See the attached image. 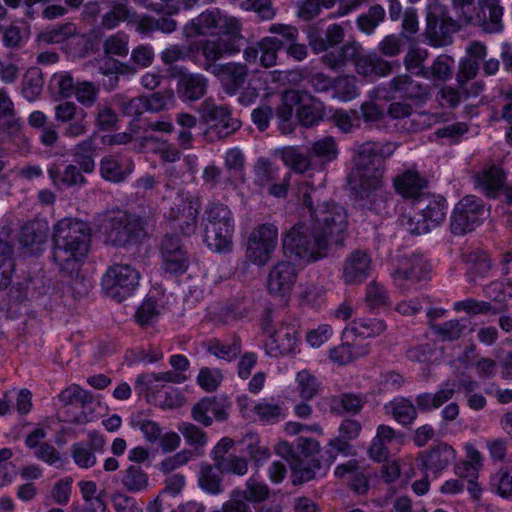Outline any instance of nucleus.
<instances>
[{
	"label": "nucleus",
	"mask_w": 512,
	"mask_h": 512,
	"mask_svg": "<svg viewBox=\"0 0 512 512\" xmlns=\"http://www.w3.org/2000/svg\"><path fill=\"white\" fill-rule=\"evenodd\" d=\"M198 210L199 204L193 199L181 200V203L172 206L166 214L171 229L184 236L194 234L198 226Z\"/></svg>",
	"instance_id": "nucleus-15"
},
{
	"label": "nucleus",
	"mask_w": 512,
	"mask_h": 512,
	"mask_svg": "<svg viewBox=\"0 0 512 512\" xmlns=\"http://www.w3.org/2000/svg\"><path fill=\"white\" fill-rule=\"evenodd\" d=\"M221 474L223 473L216 468L215 464L202 463L198 476L200 488L212 495L220 494L223 491Z\"/></svg>",
	"instance_id": "nucleus-42"
},
{
	"label": "nucleus",
	"mask_w": 512,
	"mask_h": 512,
	"mask_svg": "<svg viewBox=\"0 0 512 512\" xmlns=\"http://www.w3.org/2000/svg\"><path fill=\"white\" fill-rule=\"evenodd\" d=\"M302 95L298 90H287L281 96V103L276 108L277 118L283 122H289L293 116L294 107L300 104Z\"/></svg>",
	"instance_id": "nucleus-59"
},
{
	"label": "nucleus",
	"mask_w": 512,
	"mask_h": 512,
	"mask_svg": "<svg viewBox=\"0 0 512 512\" xmlns=\"http://www.w3.org/2000/svg\"><path fill=\"white\" fill-rule=\"evenodd\" d=\"M279 169L270 160L259 158L254 165L255 183L261 187L278 179Z\"/></svg>",
	"instance_id": "nucleus-61"
},
{
	"label": "nucleus",
	"mask_w": 512,
	"mask_h": 512,
	"mask_svg": "<svg viewBox=\"0 0 512 512\" xmlns=\"http://www.w3.org/2000/svg\"><path fill=\"white\" fill-rule=\"evenodd\" d=\"M385 19V10L379 5L375 4L371 6L368 11L364 14H361L357 19L358 28L366 33L372 34L375 28L383 22Z\"/></svg>",
	"instance_id": "nucleus-57"
},
{
	"label": "nucleus",
	"mask_w": 512,
	"mask_h": 512,
	"mask_svg": "<svg viewBox=\"0 0 512 512\" xmlns=\"http://www.w3.org/2000/svg\"><path fill=\"white\" fill-rule=\"evenodd\" d=\"M121 474V484L127 492L141 493L148 489L149 475L140 465L131 464Z\"/></svg>",
	"instance_id": "nucleus-36"
},
{
	"label": "nucleus",
	"mask_w": 512,
	"mask_h": 512,
	"mask_svg": "<svg viewBox=\"0 0 512 512\" xmlns=\"http://www.w3.org/2000/svg\"><path fill=\"white\" fill-rule=\"evenodd\" d=\"M175 76L177 77L176 94L182 102H195L206 95L209 81L203 74L180 68Z\"/></svg>",
	"instance_id": "nucleus-16"
},
{
	"label": "nucleus",
	"mask_w": 512,
	"mask_h": 512,
	"mask_svg": "<svg viewBox=\"0 0 512 512\" xmlns=\"http://www.w3.org/2000/svg\"><path fill=\"white\" fill-rule=\"evenodd\" d=\"M427 186V179L414 170H407L394 179L396 191L404 198L412 199L413 202L428 194L425 192Z\"/></svg>",
	"instance_id": "nucleus-26"
},
{
	"label": "nucleus",
	"mask_w": 512,
	"mask_h": 512,
	"mask_svg": "<svg viewBox=\"0 0 512 512\" xmlns=\"http://www.w3.org/2000/svg\"><path fill=\"white\" fill-rule=\"evenodd\" d=\"M131 13L128 6V0H112L109 2L108 10L102 15L99 28L103 30H112L120 25V23L129 21Z\"/></svg>",
	"instance_id": "nucleus-35"
},
{
	"label": "nucleus",
	"mask_w": 512,
	"mask_h": 512,
	"mask_svg": "<svg viewBox=\"0 0 512 512\" xmlns=\"http://www.w3.org/2000/svg\"><path fill=\"white\" fill-rule=\"evenodd\" d=\"M248 74V67L237 62L221 64L213 73L228 95H235L244 86Z\"/></svg>",
	"instance_id": "nucleus-22"
},
{
	"label": "nucleus",
	"mask_w": 512,
	"mask_h": 512,
	"mask_svg": "<svg viewBox=\"0 0 512 512\" xmlns=\"http://www.w3.org/2000/svg\"><path fill=\"white\" fill-rule=\"evenodd\" d=\"M49 177L55 187H73L86 184V178L74 164L63 167L62 163H53L48 168Z\"/></svg>",
	"instance_id": "nucleus-29"
},
{
	"label": "nucleus",
	"mask_w": 512,
	"mask_h": 512,
	"mask_svg": "<svg viewBox=\"0 0 512 512\" xmlns=\"http://www.w3.org/2000/svg\"><path fill=\"white\" fill-rule=\"evenodd\" d=\"M264 330L270 335L266 348L271 356L285 355L294 350L298 340V332L295 325L282 324L273 332L267 327H264Z\"/></svg>",
	"instance_id": "nucleus-23"
},
{
	"label": "nucleus",
	"mask_w": 512,
	"mask_h": 512,
	"mask_svg": "<svg viewBox=\"0 0 512 512\" xmlns=\"http://www.w3.org/2000/svg\"><path fill=\"white\" fill-rule=\"evenodd\" d=\"M347 225V213L342 206L334 202L318 204L309 223H296L287 231L284 253L306 264L323 259L332 244L343 245Z\"/></svg>",
	"instance_id": "nucleus-1"
},
{
	"label": "nucleus",
	"mask_w": 512,
	"mask_h": 512,
	"mask_svg": "<svg viewBox=\"0 0 512 512\" xmlns=\"http://www.w3.org/2000/svg\"><path fill=\"white\" fill-rule=\"evenodd\" d=\"M48 230L46 222H27L21 228L19 240L26 247H38L46 242Z\"/></svg>",
	"instance_id": "nucleus-41"
},
{
	"label": "nucleus",
	"mask_w": 512,
	"mask_h": 512,
	"mask_svg": "<svg viewBox=\"0 0 512 512\" xmlns=\"http://www.w3.org/2000/svg\"><path fill=\"white\" fill-rule=\"evenodd\" d=\"M382 177L379 173L368 174L359 172H353L349 176L351 195L360 207L377 213L380 211V203L386 200V196L382 191Z\"/></svg>",
	"instance_id": "nucleus-7"
},
{
	"label": "nucleus",
	"mask_w": 512,
	"mask_h": 512,
	"mask_svg": "<svg viewBox=\"0 0 512 512\" xmlns=\"http://www.w3.org/2000/svg\"><path fill=\"white\" fill-rule=\"evenodd\" d=\"M393 418L403 426L411 425L417 418V408L407 398H396L390 402Z\"/></svg>",
	"instance_id": "nucleus-48"
},
{
	"label": "nucleus",
	"mask_w": 512,
	"mask_h": 512,
	"mask_svg": "<svg viewBox=\"0 0 512 512\" xmlns=\"http://www.w3.org/2000/svg\"><path fill=\"white\" fill-rule=\"evenodd\" d=\"M212 414L217 420L223 421L228 417L223 401L216 397H205L193 405L191 416L196 422L208 427L212 425Z\"/></svg>",
	"instance_id": "nucleus-28"
},
{
	"label": "nucleus",
	"mask_w": 512,
	"mask_h": 512,
	"mask_svg": "<svg viewBox=\"0 0 512 512\" xmlns=\"http://www.w3.org/2000/svg\"><path fill=\"white\" fill-rule=\"evenodd\" d=\"M308 150L309 156L315 159V165H320L321 167L335 160L338 156L337 144L332 137H324L313 142Z\"/></svg>",
	"instance_id": "nucleus-38"
},
{
	"label": "nucleus",
	"mask_w": 512,
	"mask_h": 512,
	"mask_svg": "<svg viewBox=\"0 0 512 512\" xmlns=\"http://www.w3.org/2000/svg\"><path fill=\"white\" fill-rule=\"evenodd\" d=\"M197 111L202 122L208 125L207 134L212 139H225L241 126L226 105H217L212 98L205 99Z\"/></svg>",
	"instance_id": "nucleus-8"
},
{
	"label": "nucleus",
	"mask_w": 512,
	"mask_h": 512,
	"mask_svg": "<svg viewBox=\"0 0 512 512\" xmlns=\"http://www.w3.org/2000/svg\"><path fill=\"white\" fill-rule=\"evenodd\" d=\"M148 221L126 211H115L107 215L104 222L106 242L114 247H127L146 237Z\"/></svg>",
	"instance_id": "nucleus-6"
},
{
	"label": "nucleus",
	"mask_w": 512,
	"mask_h": 512,
	"mask_svg": "<svg viewBox=\"0 0 512 512\" xmlns=\"http://www.w3.org/2000/svg\"><path fill=\"white\" fill-rule=\"evenodd\" d=\"M430 273L428 262L419 254L401 256L397 267L392 273L395 283L402 281L419 282L426 279Z\"/></svg>",
	"instance_id": "nucleus-18"
},
{
	"label": "nucleus",
	"mask_w": 512,
	"mask_h": 512,
	"mask_svg": "<svg viewBox=\"0 0 512 512\" xmlns=\"http://www.w3.org/2000/svg\"><path fill=\"white\" fill-rule=\"evenodd\" d=\"M347 225V213L342 206L334 202L318 204L309 223H296L287 231L284 253L306 264L323 259L332 244L343 245Z\"/></svg>",
	"instance_id": "nucleus-2"
},
{
	"label": "nucleus",
	"mask_w": 512,
	"mask_h": 512,
	"mask_svg": "<svg viewBox=\"0 0 512 512\" xmlns=\"http://www.w3.org/2000/svg\"><path fill=\"white\" fill-rule=\"evenodd\" d=\"M490 489L502 498H512V466L503 465L491 476Z\"/></svg>",
	"instance_id": "nucleus-47"
},
{
	"label": "nucleus",
	"mask_w": 512,
	"mask_h": 512,
	"mask_svg": "<svg viewBox=\"0 0 512 512\" xmlns=\"http://www.w3.org/2000/svg\"><path fill=\"white\" fill-rule=\"evenodd\" d=\"M131 169H126L115 156L106 155L100 161V175L113 183L123 182L130 174Z\"/></svg>",
	"instance_id": "nucleus-46"
},
{
	"label": "nucleus",
	"mask_w": 512,
	"mask_h": 512,
	"mask_svg": "<svg viewBox=\"0 0 512 512\" xmlns=\"http://www.w3.org/2000/svg\"><path fill=\"white\" fill-rule=\"evenodd\" d=\"M456 458L454 448L447 443H438L431 449L422 451L418 460L421 462L422 469L438 475L441 471L447 469Z\"/></svg>",
	"instance_id": "nucleus-20"
},
{
	"label": "nucleus",
	"mask_w": 512,
	"mask_h": 512,
	"mask_svg": "<svg viewBox=\"0 0 512 512\" xmlns=\"http://www.w3.org/2000/svg\"><path fill=\"white\" fill-rule=\"evenodd\" d=\"M270 488L266 483L260 482L255 478H250L245 483V489L242 490V498L249 504L261 503L270 497Z\"/></svg>",
	"instance_id": "nucleus-60"
},
{
	"label": "nucleus",
	"mask_w": 512,
	"mask_h": 512,
	"mask_svg": "<svg viewBox=\"0 0 512 512\" xmlns=\"http://www.w3.org/2000/svg\"><path fill=\"white\" fill-rule=\"evenodd\" d=\"M361 45L357 42H348L341 48L325 53L322 63L332 70H340L350 61H354L359 55Z\"/></svg>",
	"instance_id": "nucleus-32"
},
{
	"label": "nucleus",
	"mask_w": 512,
	"mask_h": 512,
	"mask_svg": "<svg viewBox=\"0 0 512 512\" xmlns=\"http://www.w3.org/2000/svg\"><path fill=\"white\" fill-rule=\"evenodd\" d=\"M454 309L457 311H465L468 314H500L508 310L507 304H501L498 306H492L487 301H478L473 298H468L463 301L456 302Z\"/></svg>",
	"instance_id": "nucleus-45"
},
{
	"label": "nucleus",
	"mask_w": 512,
	"mask_h": 512,
	"mask_svg": "<svg viewBox=\"0 0 512 512\" xmlns=\"http://www.w3.org/2000/svg\"><path fill=\"white\" fill-rule=\"evenodd\" d=\"M59 400L66 408L64 422L83 425L92 419L93 395L79 385L72 384L67 387L60 393Z\"/></svg>",
	"instance_id": "nucleus-12"
},
{
	"label": "nucleus",
	"mask_w": 512,
	"mask_h": 512,
	"mask_svg": "<svg viewBox=\"0 0 512 512\" xmlns=\"http://www.w3.org/2000/svg\"><path fill=\"white\" fill-rule=\"evenodd\" d=\"M76 35V25L72 22H67L42 32L39 35V39L46 44H58Z\"/></svg>",
	"instance_id": "nucleus-52"
},
{
	"label": "nucleus",
	"mask_w": 512,
	"mask_h": 512,
	"mask_svg": "<svg viewBox=\"0 0 512 512\" xmlns=\"http://www.w3.org/2000/svg\"><path fill=\"white\" fill-rule=\"evenodd\" d=\"M387 329V324L381 319L361 318L353 320L344 329L343 336L348 339L350 335L360 337H376Z\"/></svg>",
	"instance_id": "nucleus-34"
},
{
	"label": "nucleus",
	"mask_w": 512,
	"mask_h": 512,
	"mask_svg": "<svg viewBox=\"0 0 512 512\" xmlns=\"http://www.w3.org/2000/svg\"><path fill=\"white\" fill-rule=\"evenodd\" d=\"M414 210L421 213V217L428 224V230L438 227L446 217V200L442 196L427 195L413 202Z\"/></svg>",
	"instance_id": "nucleus-24"
},
{
	"label": "nucleus",
	"mask_w": 512,
	"mask_h": 512,
	"mask_svg": "<svg viewBox=\"0 0 512 512\" xmlns=\"http://www.w3.org/2000/svg\"><path fill=\"white\" fill-rule=\"evenodd\" d=\"M480 8L483 17L480 15L474 18H467L468 23L474 26H480L486 33H497L503 28L502 16L503 8L499 5V0H480Z\"/></svg>",
	"instance_id": "nucleus-25"
},
{
	"label": "nucleus",
	"mask_w": 512,
	"mask_h": 512,
	"mask_svg": "<svg viewBox=\"0 0 512 512\" xmlns=\"http://www.w3.org/2000/svg\"><path fill=\"white\" fill-rule=\"evenodd\" d=\"M390 91L398 95L399 98L424 102L429 97L427 86L414 80L408 74L395 76L389 83Z\"/></svg>",
	"instance_id": "nucleus-27"
},
{
	"label": "nucleus",
	"mask_w": 512,
	"mask_h": 512,
	"mask_svg": "<svg viewBox=\"0 0 512 512\" xmlns=\"http://www.w3.org/2000/svg\"><path fill=\"white\" fill-rule=\"evenodd\" d=\"M278 229L275 225L265 223L254 228L247 241L246 257L257 266L266 265L277 247Z\"/></svg>",
	"instance_id": "nucleus-11"
},
{
	"label": "nucleus",
	"mask_w": 512,
	"mask_h": 512,
	"mask_svg": "<svg viewBox=\"0 0 512 512\" xmlns=\"http://www.w3.org/2000/svg\"><path fill=\"white\" fill-rule=\"evenodd\" d=\"M43 78L39 69L33 68L25 74L22 83V94L29 102L35 101L43 90Z\"/></svg>",
	"instance_id": "nucleus-53"
},
{
	"label": "nucleus",
	"mask_w": 512,
	"mask_h": 512,
	"mask_svg": "<svg viewBox=\"0 0 512 512\" xmlns=\"http://www.w3.org/2000/svg\"><path fill=\"white\" fill-rule=\"evenodd\" d=\"M258 46L261 65L265 68L273 67L277 62V51L282 49L283 42L276 37H265L258 42Z\"/></svg>",
	"instance_id": "nucleus-56"
},
{
	"label": "nucleus",
	"mask_w": 512,
	"mask_h": 512,
	"mask_svg": "<svg viewBox=\"0 0 512 512\" xmlns=\"http://www.w3.org/2000/svg\"><path fill=\"white\" fill-rule=\"evenodd\" d=\"M355 61L356 71L365 77H384L390 74L397 62H389L377 54L357 56Z\"/></svg>",
	"instance_id": "nucleus-31"
},
{
	"label": "nucleus",
	"mask_w": 512,
	"mask_h": 512,
	"mask_svg": "<svg viewBox=\"0 0 512 512\" xmlns=\"http://www.w3.org/2000/svg\"><path fill=\"white\" fill-rule=\"evenodd\" d=\"M91 229L80 220L64 218L53 229V259L66 273L77 271L88 255Z\"/></svg>",
	"instance_id": "nucleus-3"
},
{
	"label": "nucleus",
	"mask_w": 512,
	"mask_h": 512,
	"mask_svg": "<svg viewBox=\"0 0 512 512\" xmlns=\"http://www.w3.org/2000/svg\"><path fill=\"white\" fill-rule=\"evenodd\" d=\"M505 173L499 166L491 165L477 175V183L485 191L488 197H494L504 186Z\"/></svg>",
	"instance_id": "nucleus-39"
},
{
	"label": "nucleus",
	"mask_w": 512,
	"mask_h": 512,
	"mask_svg": "<svg viewBox=\"0 0 512 512\" xmlns=\"http://www.w3.org/2000/svg\"><path fill=\"white\" fill-rule=\"evenodd\" d=\"M87 113L74 102L64 101L55 106V119L61 123H68L64 136L79 137L87 132Z\"/></svg>",
	"instance_id": "nucleus-17"
},
{
	"label": "nucleus",
	"mask_w": 512,
	"mask_h": 512,
	"mask_svg": "<svg viewBox=\"0 0 512 512\" xmlns=\"http://www.w3.org/2000/svg\"><path fill=\"white\" fill-rule=\"evenodd\" d=\"M14 269L13 246L0 240V290H5L11 284Z\"/></svg>",
	"instance_id": "nucleus-43"
},
{
	"label": "nucleus",
	"mask_w": 512,
	"mask_h": 512,
	"mask_svg": "<svg viewBox=\"0 0 512 512\" xmlns=\"http://www.w3.org/2000/svg\"><path fill=\"white\" fill-rule=\"evenodd\" d=\"M204 242L212 251L225 253L232 250L234 220L228 206L213 202L205 210Z\"/></svg>",
	"instance_id": "nucleus-5"
},
{
	"label": "nucleus",
	"mask_w": 512,
	"mask_h": 512,
	"mask_svg": "<svg viewBox=\"0 0 512 512\" xmlns=\"http://www.w3.org/2000/svg\"><path fill=\"white\" fill-rule=\"evenodd\" d=\"M461 28V22L453 19L441 4L435 3L428 7L424 35L435 47H443L452 42V35Z\"/></svg>",
	"instance_id": "nucleus-9"
},
{
	"label": "nucleus",
	"mask_w": 512,
	"mask_h": 512,
	"mask_svg": "<svg viewBox=\"0 0 512 512\" xmlns=\"http://www.w3.org/2000/svg\"><path fill=\"white\" fill-rule=\"evenodd\" d=\"M372 260L362 250H355L350 253L343 263L342 279L347 285L362 283L371 270Z\"/></svg>",
	"instance_id": "nucleus-21"
},
{
	"label": "nucleus",
	"mask_w": 512,
	"mask_h": 512,
	"mask_svg": "<svg viewBox=\"0 0 512 512\" xmlns=\"http://www.w3.org/2000/svg\"><path fill=\"white\" fill-rule=\"evenodd\" d=\"M484 214L482 201L475 196H466L455 206L450 228L455 235H463L473 231L480 224Z\"/></svg>",
	"instance_id": "nucleus-13"
},
{
	"label": "nucleus",
	"mask_w": 512,
	"mask_h": 512,
	"mask_svg": "<svg viewBox=\"0 0 512 512\" xmlns=\"http://www.w3.org/2000/svg\"><path fill=\"white\" fill-rule=\"evenodd\" d=\"M431 327L442 340L455 341L463 335L466 329V324L461 320L454 319L442 324H432Z\"/></svg>",
	"instance_id": "nucleus-63"
},
{
	"label": "nucleus",
	"mask_w": 512,
	"mask_h": 512,
	"mask_svg": "<svg viewBox=\"0 0 512 512\" xmlns=\"http://www.w3.org/2000/svg\"><path fill=\"white\" fill-rule=\"evenodd\" d=\"M207 351L226 361H232L241 353L240 339L234 337L231 343H223L218 339H212L206 343Z\"/></svg>",
	"instance_id": "nucleus-50"
},
{
	"label": "nucleus",
	"mask_w": 512,
	"mask_h": 512,
	"mask_svg": "<svg viewBox=\"0 0 512 512\" xmlns=\"http://www.w3.org/2000/svg\"><path fill=\"white\" fill-rule=\"evenodd\" d=\"M297 272L290 261H279L272 266L267 280L270 294L285 296L289 294L295 284Z\"/></svg>",
	"instance_id": "nucleus-19"
},
{
	"label": "nucleus",
	"mask_w": 512,
	"mask_h": 512,
	"mask_svg": "<svg viewBox=\"0 0 512 512\" xmlns=\"http://www.w3.org/2000/svg\"><path fill=\"white\" fill-rule=\"evenodd\" d=\"M252 412L257 419L264 424H276L284 418V410L273 399H262L255 403Z\"/></svg>",
	"instance_id": "nucleus-44"
},
{
	"label": "nucleus",
	"mask_w": 512,
	"mask_h": 512,
	"mask_svg": "<svg viewBox=\"0 0 512 512\" xmlns=\"http://www.w3.org/2000/svg\"><path fill=\"white\" fill-rule=\"evenodd\" d=\"M115 103L124 116L133 119H138L145 111H147L145 96L128 98L124 94H117L115 96Z\"/></svg>",
	"instance_id": "nucleus-51"
},
{
	"label": "nucleus",
	"mask_w": 512,
	"mask_h": 512,
	"mask_svg": "<svg viewBox=\"0 0 512 512\" xmlns=\"http://www.w3.org/2000/svg\"><path fill=\"white\" fill-rule=\"evenodd\" d=\"M76 86L77 82L74 81L71 73L67 71L54 73L49 82L50 89L66 99L73 96Z\"/></svg>",
	"instance_id": "nucleus-54"
},
{
	"label": "nucleus",
	"mask_w": 512,
	"mask_h": 512,
	"mask_svg": "<svg viewBox=\"0 0 512 512\" xmlns=\"http://www.w3.org/2000/svg\"><path fill=\"white\" fill-rule=\"evenodd\" d=\"M344 39V30L340 25H330L325 36L316 35L314 33L308 34V41L314 53H321L328 49L329 46L333 47L341 43Z\"/></svg>",
	"instance_id": "nucleus-37"
},
{
	"label": "nucleus",
	"mask_w": 512,
	"mask_h": 512,
	"mask_svg": "<svg viewBox=\"0 0 512 512\" xmlns=\"http://www.w3.org/2000/svg\"><path fill=\"white\" fill-rule=\"evenodd\" d=\"M100 88L94 82L78 81L73 96L85 108H91L97 101Z\"/></svg>",
	"instance_id": "nucleus-62"
},
{
	"label": "nucleus",
	"mask_w": 512,
	"mask_h": 512,
	"mask_svg": "<svg viewBox=\"0 0 512 512\" xmlns=\"http://www.w3.org/2000/svg\"><path fill=\"white\" fill-rule=\"evenodd\" d=\"M296 381L300 396L308 401L315 397L319 392L320 384L316 377L306 370H302L297 374Z\"/></svg>",
	"instance_id": "nucleus-64"
},
{
	"label": "nucleus",
	"mask_w": 512,
	"mask_h": 512,
	"mask_svg": "<svg viewBox=\"0 0 512 512\" xmlns=\"http://www.w3.org/2000/svg\"><path fill=\"white\" fill-rule=\"evenodd\" d=\"M455 394L454 385L446 383L435 394L422 393L415 398L417 408L420 411L427 412L432 409H437L445 402L449 401Z\"/></svg>",
	"instance_id": "nucleus-40"
},
{
	"label": "nucleus",
	"mask_w": 512,
	"mask_h": 512,
	"mask_svg": "<svg viewBox=\"0 0 512 512\" xmlns=\"http://www.w3.org/2000/svg\"><path fill=\"white\" fill-rule=\"evenodd\" d=\"M139 272L128 264H116L111 266L102 278V287L105 294L122 302L131 296L139 285Z\"/></svg>",
	"instance_id": "nucleus-10"
},
{
	"label": "nucleus",
	"mask_w": 512,
	"mask_h": 512,
	"mask_svg": "<svg viewBox=\"0 0 512 512\" xmlns=\"http://www.w3.org/2000/svg\"><path fill=\"white\" fill-rule=\"evenodd\" d=\"M185 441L194 447L195 453L200 456L203 454V449L207 444V435L198 426L192 423H182L179 427Z\"/></svg>",
	"instance_id": "nucleus-58"
},
{
	"label": "nucleus",
	"mask_w": 512,
	"mask_h": 512,
	"mask_svg": "<svg viewBox=\"0 0 512 512\" xmlns=\"http://www.w3.org/2000/svg\"><path fill=\"white\" fill-rule=\"evenodd\" d=\"M281 159L295 173H304L312 166V158L303 154L296 147H285L281 150Z\"/></svg>",
	"instance_id": "nucleus-49"
},
{
	"label": "nucleus",
	"mask_w": 512,
	"mask_h": 512,
	"mask_svg": "<svg viewBox=\"0 0 512 512\" xmlns=\"http://www.w3.org/2000/svg\"><path fill=\"white\" fill-rule=\"evenodd\" d=\"M322 468L318 458L294 456L290 462L291 482L293 485H302L316 478L317 472Z\"/></svg>",
	"instance_id": "nucleus-30"
},
{
	"label": "nucleus",
	"mask_w": 512,
	"mask_h": 512,
	"mask_svg": "<svg viewBox=\"0 0 512 512\" xmlns=\"http://www.w3.org/2000/svg\"><path fill=\"white\" fill-rule=\"evenodd\" d=\"M354 163L356 167L361 170V173L375 174L379 173L383 176L381 169V159L375 150V142H366L360 145L354 156Z\"/></svg>",
	"instance_id": "nucleus-33"
},
{
	"label": "nucleus",
	"mask_w": 512,
	"mask_h": 512,
	"mask_svg": "<svg viewBox=\"0 0 512 512\" xmlns=\"http://www.w3.org/2000/svg\"><path fill=\"white\" fill-rule=\"evenodd\" d=\"M149 8L157 12L159 14L158 17L146 14L134 15L133 24L135 25L136 32L145 36H151L156 32L171 34L177 30L178 23L172 17L173 14L178 12L176 7H169L166 12L163 11L162 4H154L149 6Z\"/></svg>",
	"instance_id": "nucleus-14"
},
{
	"label": "nucleus",
	"mask_w": 512,
	"mask_h": 512,
	"mask_svg": "<svg viewBox=\"0 0 512 512\" xmlns=\"http://www.w3.org/2000/svg\"><path fill=\"white\" fill-rule=\"evenodd\" d=\"M333 96L341 101H350L358 96L356 78L353 76H340L333 80Z\"/></svg>",
	"instance_id": "nucleus-55"
},
{
	"label": "nucleus",
	"mask_w": 512,
	"mask_h": 512,
	"mask_svg": "<svg viewBox=\"0 0 512 512\" xmlns=\"http://www.w3.org/2000/svg\"><path fill=\"white\" fill-rule=\"evenodd\" d=\"M227 31L214 39L200 40L189 45L190 52H201L204 62L201 67L204 71L213 74L221 65L216 62L225 55L238 53L243 46V37L240 35V24L234 19H224Z\"/></svg>",
	"instance_id": "nucleus-4"
}]
</instances>
